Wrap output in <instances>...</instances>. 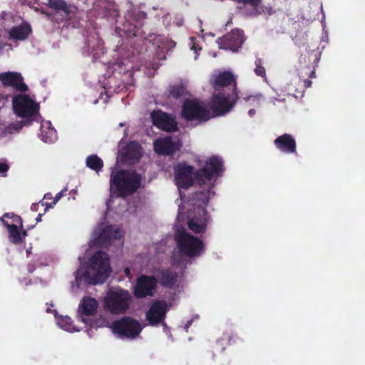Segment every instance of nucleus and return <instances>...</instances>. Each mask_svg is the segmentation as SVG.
<instances>
[{"label": "nucleus", "mask_w": 365, "mask_h": 365, "mask_svg": "<svg viewBox=\"0 0 365 365\" xmlns=\"http://www.w3.org/2000/svg\"><path fill=\"white\" fill-rule=\"evenodd\" d=\"M97 308V300L91 297L83 298L79 306V309H82V313L86 316L93 315L96 312Z\"/></svg>", "instance_id": "obj_24"}, {"label": "nucleus", "mask_w": 365, "mask_h": 365, "mask_svg": "<svg viewBox=\"0 0 365 365\" xmlns=\"http://www.w3.org/2000/svg\"><path fill=\"white\" fill-rule=\"evenodd\" d=\"M86 163L87 167L97 173L103 167V160L97 155H91L88 156Z\"/></svg>", "instance_id": "obj_27"}, {"label": "nucleus", "mask_w": 365, "mask_h": 365, "mask_svg": "<svg viewBox=\"0 0 365 365\" xmlns=\"http://www.w3.org/2000/svg\"><path fill=\"white\" fill-rule=\"evenodd\" d=\"M309 77L312 78L315 77V71L314 70L311 71Z\"/></svg>", "instance_id": "obj_45"}, {"label": "nucleus", "mask_w": 365, "mask_h": 365, "mask_svg": "<svg viewBox=\"0 0 365 365\" xmlns=\"http://www.w3.org/2000/svg\"><path fill=\"white\" fill-rule=\"evenodd\" d=\"M31 27L27 23H22L18 26H14L9 31V37L13 40L23 41L28 38L31 33Z\"/></svg>", "instance_id": "obj_23"}, {"label": "nucleus", "mask_w": 365, "mask_h": 365, "mask_svg": "<svg viewBox=\"0 0 365 365\" xmlns=\"http://www.w3.org/2000/svg\"><path fill=\"white\" fill-rule=\"evenodd\" d=\"M68 189L67 187H65L64 189H63L61 191H60L59 192H58L56 196L53 197V201L51 202H41V206H45L46 208H45V210L44 212H46L47 210H48L49 208H51L53 207V206L54 205H56L58 201L63 196L65 195V193L67 192Z\"/></svg>", "instance_id": "obj_30"}, {"label": "nucleus", "mask_w": 365, "mask_h": 365, "mask_svg": "<svg viewBox=\"0 0 365 365\" xmlns=\"http://www.w3.org/2000/svg\"><path fill=\"white\" fill-rule=\"evenodd\" d=\"M111 269L108 255L103 252H96L91 258L86 270L79 271L76 281L83 280L88 284L96 285L103 283L109 277Z\"/></svg>", "instance_id": "obj_1"}, {"label": "nucleus", "mask_w": 365, "mask_h": 365, "mask_svg": "<svg viewBox=\"0 0 365 365\" xmlns=\"http://www.w3.org/2000/svg\"><path fill=\"white\" fill-rule=\"evenodd\" d=\"M48 6L55 10L62 11L68 15L70 10L64 0H49Z\"/></svg>", "instance_id": "obj_28"}, {"label": "nucleus", "mask_w": 365, "mask_h": 365, "mask_svg": "<svg viewBox=\"0 0 365 365\" xmlns=\"http://www.w3.org/2000/svg\"><path fill=\"white\" fill-rule=\"evenodd\" d=\"M245 41L244 31L241 29H232L230 33L218 38L217 42L220 48L236 52Z\"/></svg>", "instance_id": "obj_12"}, {"label": "nucleus", "mask_w": 365, "mask_h": 365, "mask_svg": "<svg viewBox=\"0 0 365 365\" xmlns=\"http://www.w3.org/2000/svg\"><path fill=\"white\" fill-rule=\"evenodd\" d=\"M142 157V147L137 141H130L122 149L120 160L127 165L138 163Z\"/></svg>", "instance_id": "obj_15"}, {"label": "nucleus", "mask_w": 365, "mask_h": 365, "mask_svg": "<svg viewBox=\"0 0 365 365\" xmlns=\"http://www.w3.org/2000/svg\"><path fill=\"white\" fill-rule=\"evenodd\" d=\"M53 197L51 195V193L50 192H48V193H46L43 196V200H53Z\"/></svg>", "instance_id": "obj_39"}, {"label": "nucleus", "mask_w": 365, "mask_h": 365, "mask_svg": "<svg viewBox=\"0 0 365 365\" xmlns=\"http://www.w3.org/2000/svg\"><path fill=\"white\" fill-rule=\"evenodd\" d=\"M13 108L19 117L30 121L31 118L38 114L39 105L29 96L19 94L13 98Z\"/></svg>", "instance_id": "obj_9"}, {"label": "nucleus", "mask_w": 365, "mask_h": 365, "mask_svg": "<svg viewBox=\"0 0 365 365\" xmlns=\"http://www.w3.org/2000/svg\"><path fill=\"white\" fill-rule=\"evenodd\" d=\"M150 118L153 124L160 130L170 132L178 129V124L175 119L160 110L153 111Z\"/></svg>", "instance_id": "obj_14"}, {"label": "nucleus", "mask_w": 365, "mask_h": 365, "mask_svg": "<svg viewBox=\"0 0 365 365\" xmlns=\"http://www.w3.org/2000/svg\"><path fill=\"white\" fill-rule=\"evenodd\" d=\"M155 277L163 287L171 288L177 282L178 274L170 269H162L157 271Z\"/></svg>", "instance_id": "obj_22"}, {"label": "nucleus", "mask_w": 365, "mask_h": 365, "mask_svg": "<svg viewBox=\"0 0 365 365\" xmlns=\"http://www.w3.org/2000/svg\"><path fill=\"white\" fill-rule=\"evenodd\" d=\"M133 302L132 294L123 289H110L103 301L104 309L115 315L126 314Z\"/></svg>", "instance_id": "obj_3"}, {"label": "nucleus", "mask_w": 365, "mask_h": 365, "mask_svg": "<svg viewBox=\"0 0 365 365\" xmlns=\"http://www.w3.org/2000/svg\"><path fill=\"white\" fill-rule=\"evenodd\" d=\"M0 81L6 87H13L21 92L28 91V86L23 82V77L18 72H4L0 73Z\"/></svg>", "instance_id": "obj_18"}, {"label": "nucleus", "mask_w": 365, "mask_h": 365, "mask_svg": "<svg viewBox=\"0 0 365 365\" xmlns=\"http://www.w3.org/2000/svg\"><path fill=\"white\" fill-rule=\"evenodd\" d=\"M207 212L205 207H202L198 210L197 215H195L188 221L187 226L194 233H203L207 229Z\"/></svg>", "instance_id": "obj_20"}, {"label": "nucleus", "mask_w": 365, "mask_h": 365, "mask_svg": "<svg viewBox=\"0 0 365 365\" xmlns=\"http://www.w3.org/2000/svg\"><path fill=\"white\" fill-rule=\"evenodd\" d=\"M9 218H12L13 222L15 223L14 225H17L18 227L20 229L23 228V220L20 216L14 215V213H10Z\"/></svg>", "instance_id": "obj_34"}, {"label": "nucleus", "mask_w": 365, "mask_h": 365, "mask_svg": "<svg viewBox=\"0 0 365 365\" xmlns=\"http://www.w3.org/2000/svg\"><path fill=\"white\" fill-rule=\"evenodd\" d=\"M312 82L309 79H306L304 81V86L305 87V88H309L312 86Z\"/></svg>", "instance_id": "obj_36"}, {"label": "nucleus", "mask_w": 365, "mask_h": 365, "mask_svg": "<svg viewBox=\"0 0 365 365\" xmlns=\"http://www.w3.org/2000/svg\"><path fill=\"white\" fill-rule=\"evenodd\" d=\"M41 202H43V200H41ZM39 204H41V201H40L39 202H38V203H34V204H32V205H31V210H33V211H37V210H38V207Z\"/></svg>", "instance_id": "obj_37"}, {"label": "nucleus", "mask_w": 365, "mask_h": 365, "mask_svg": "<svg viewBox=\"0 0 365 365\" xmlns=\"http://www.w3.org/2000/svg\"><path fill=\"white\" fill-rule=\"evenodd\" d=\"M225 339L223 338L220 339H218L217 341H216V346H222L223 344V341Z\"/></svg>", "instance_id": "obj_41"}, {"label": "nucleus", "mask_w": 365, "mask_h": 365, "mask_svg": "<svg viewBox=\"0 0 365 365\" xmlns=\"http://www.w3.org/2000/svg\"><path fill=\"white\" fill-rule=\"evenodd\" d=\"M255 73L257 76H261V77H265L266 76V71L264 66L262 65V59L257 58L255 61Z\"/></svg>", "instance_id": "obj_32"}, {"label": "nucleus", "mask_w": 365, "mask_h": 365, "mask_svg": "<svg viewBox=\"0 0 365 365\" xmlns=\"http://www.w3.org/2000/svg\"><path fill=\"white\" fill-rule=\"evenodd\" d=\"M210 192V187L202 191L197 192L195 193V200L201 204L206 205L209 202Z\"/></svg>", "instance_id": "obj_29"}, {"label": "nucleus", "mask_w": 365, "mask_h": 365, "mask_svg": "<svg viewBox=\"0 0 365 365\" xmlns=\"http://www.w3.org/2000/svg\"><path fill=\"white\" fill-rule=\"evenodd\" d=\"M125 272L126 274H128V273H130V270L127 268V269H125Z\"/></svg>", "instance_id": "obj_46"}, {"label": "nucleus", "mask_w": 365, "mask_h": 365, "mask_svg": "<svg viewBox=\"0 0 365 365\" xmlns=\"http://www.w3.org/2000/svg\"><path fill=\"white\" fill-rule=\"evenodd\" d=\"M255 98H256L255 96H250L245 98V101L247 102V101H250L251 99L255 100Z\"/></svg>", "instance_id": "obj_42"}, {"label": "nucleus", "mask_w": 365, "mask_h": 365, "mask_svg": "<svg viewBox=\"0 0 365 365\" xmlns=\"http://www.w3.org/2000/svg\"><path fill=\"white\" fill-rule=\"evenodd\" d=\"M140 185V177L134 172L125 170L113 171L110 175V189H115L120 197L135 193Z\"/></svg>", "instance_id": "obj_2"}, {"label": "nucleus", "mask_w": 365, "mask_h": 365, "mask_svg": "<svg viewBox=\"0 0 365 365\" xmlns=\"http://www.w3.org/2000/svg\"><path fill=\"white\" fill-rule=\"evenodd\" d=\"M175 240L182 256L193 258L200 256L205 252L203 242L185 230L176 234Z\"/></svg>", "instance_id": "obj_4"}, {"label": "nucleus", "mask_w": 365, "mask_h": 365, "mask_svg": "<svg viewBox=\"0 0 365 365\" xmlns=\"http://www.w3.org/2000/svg\"><path fill=\"white\" fill-rule=\"evenodd\" d=\"M43 216V214L42 213H39L36 219V222H39L41 221V217Z\"/></svg>", "instance_id": "obj_44"}, {"label": "nucleus", "mask_w": 365, "mask_h": 365, "mask_svg": "<svg viewBox=\"0 0 365 365\" xmlns=\"http://www.w3.org/2000/svg\"><path fill=\"white\" fill-rule=\"evenodd\" d=\"M20 232H21V235L22 236V242L24 241V239L25 237L28 235L27 234V231L26 230H24L23 228L22 229H20Z\"/></svg>", "instance_id": "obj_38"}, {"label": "nucleus", "mask_w": 365, "mask_h": 365, "mask_svg": "<svg viewBox=\"0 0 365 365\" xmlns=\"http://www.w3.org/2000/svg\"><path fill=\"white\" fill-rule=\"evenodd\" d=\"M95 234L96 242L102 246L110 245L113 240H120L122 237L120 230L112 225H101L96 229Z\"/></svg>", "instance_id": "obj_16"}, {"label": "nucleus", "mask_w": 365, "mask_h": 365, "mask_svg": "<svg viewBox=\"0 0 365 365\" xmlns=\"http://www.w3.org/2000/svg\"><path fill=\"white\" fill-rule=\"evenodd\" d=\"M5 217H10V213H5L1 217H0V222H1L4 224V222H6L4 218Z\"/></svg>", "instance_id": "obj_40"}, {"label": "nucleus", "mask_w": 365, "mask_h": 365, "mask_svg": "<svg viewBox=\"0 0 365 365\" xmlns=\"http://www.w3.org/2000/svg\"><path fill=\"white\" fill-rule=\"evenodd\" d=\"M256 111L255 109H250L249 111H248V114L250 115V116H253L255 114Z\"/></svg>", "instance_id": "obj_43"}, {"label": "nucleus", "mask_w": 365, "mask_h": 365, "mask_svg": "<svg viewBox=\"0 0 365 365\" xmlns=\"http://www.w3.org/2000/svg\"><path fill=\"white\" fill-rule=\"evenodd\" d=\"M181 116L186 121L195 120L198 123L206 122L212 118L205 103L196 99H186L184 101Z\"/></svg>", "instance_id": "obj_7"}, {"label": "nucleus", "mask_w": 365, "mask_h": 365, "mask_svg": "<svg viewBox=\"0 0 365 365\" xmlns=\"http://www.w3.org/2000/svg\"><path fill=\"white\" fill-rule=\"evenodd\" d=\"M112 330L120 337L135 339L142 331L140 322L134 318L125 316L112 323Z\"/></svg>", "instance_id": "obj_8"}, {"label": "nucleus", "mask_w": 365, "mask_h": 365, "mask_svg": "<svg viewBox=\"0 0 365 365\" xmlns=\"http://www.w3.org/2000/svg\"><path fill=\"white\" fill-rule=\"evenodd\" d=\"M168 96L178 99L187 94L186 87L182 83L171 85L168 89Z\"/></svg>", "instance_id": "obj_26"}, {"label": "nucleus", "mask_w": 365, "mask_h": 365, "mask_svg": "<svg viewBox=\"0 0 365 365\" xmlns=\"http://www.w3.org/2000/svg\"><path fill=\"white\" fill-rule=\"evenodd\" d=\"M9 170V166L4 163H0V173H4Z\"/></svg>", "instance_id": "obj_35"}, {"label": "nucleus", "mask_w": 365, "mask_h": 365, "mask_svg": "<svg viewBox=\"0 0 365 365\" xmlns=\"http://www.w3.org/2000/svg\"><path fill=\"white\" fill-rule=\"evenodd\" d=\"M58 324L65 330L71 331L73 327L72 326V319L69 317H62L58 320Z\"/></svg>", "instance_id": "obj_31"}, {"label": "nucleus", "mask_w": 365, "mask_h": 365, "mask_svg": "<svg viewBox=\"0 0 365 365\" xmlns=\"http://www.w3.org/2000/svg\"><path fill=\"white\" fill-rule=\"evenodd\" d=\"M277 149L284 153H297V143L294 138L288 133L279 135L274 140Z\"/></svg>", "instance_id": "obj_21"}, {"label": "nucleus", "mask_w": 365, "mask_h": 365, "mask_svg": "<svg viewBox=\"0 0 365 365\" xmlns=\"http://www.w3.org/2000/svg\"><path fill=\"white\" fill-rule=\"evenodd\" d=\"M158 279L155 276L140 275L136 280L133 294L137 299L153 297L155 292Z\"/></svg>", "instance_id": "obj_11"}, {"label": "nucleus", "mask_w": 365, "mask_h": 365, "mask_svg": "<svg viewBox=\"0 0 365 365\" xmlns=\"http://www.w3.org/2000/svg\"><path fill=\"white\" fill-rule=\"evenodd\" d=\"M224 350H225V347H224V346H222V349H221V351H224Z\"/></svg>", "instance_id": "obj_47"}, {"label": "nucleus", "mask_w": 365, "mask_h": 365, "mask_svg": "<svg viewBox=\"0 0 365 365\" xmlns=\"http://www.w3.org/2000/svg\"><path fill=\"white\" fill-rule=\"evenodd\" d=\"M168 312V304L164 300L154 302L145 313L146 320L151 326H156L165 321Z\"/></svg>", "instance_id": "obj_13"}, {"label": "nucleus", "mask_w": 365, "mask_h": 365, "mask_svg": "<svg viewBox=\"0 0 365 365\" xmlns=\"http://www.w3.org/2000/svg\"><path fill=\"white\" fill-rule=\"evenodd\" d=\"M238 97L237 92H235V88L227 91L222 89L213 95L210 108L213 113L214 116H220L228 113L235 105Z\"/></svg>", "instance_id": "obj_5"}, {"label": "nucleus", "mask_w": 365, "mask_h": 365, "mask_svg": "<svg viewBox=\"0 0 365 365\" xmlns=\"http://www.w3.org/2000/svg\"><path fill=\"white\" fill-rule=\"evenodd\" d=\"M175 181L179 188L187 190L197 183L195 170L192 165L179 163L174 166Z\"/></svg>", "instance_id": "obj_10"}, {"label": "nucleus", "mask_w": 365, "mask_h": 365, "mask_svg": "<svg viewBox=\"0 0 365 365\" xmlns=\"http://www.w3.org/2000/svg\"><path fill=\"white\" fill-rule=\"evenodd\" d=\"M212 86L215 91H222L225 89L227 91L235 88L237 91V82L234 75L230 71H223L215 77L212 82Z\"/></svg>", "instance_id": "obj_17"}, {"label": "nucleus", "mask_w": 365, "mask_h": 365, "mask_svg": "<svg viewBox=\"0 0 365 365\" xmlns=\"http://www.w3.org/2000/svg\"><path fill=\"white\" fill-rule=\"evenodd\" d=\"M180 145L171 137L157 139L153 143L155 153L164 156H171L179 149Z\"/></svg>", "instance_id": "obj_19"}, {"label": "nucleus", "mask_w": 365, "mask_h": 365, "mask_svg": "<svg viewBox=\"0 0 365 365\" xmlns=\"http://www.w3.org/2000/svg\"><path fill=\"white\" fill-rule=\"evenodd\" d=\"M223 172L222 160L216 155L211 156L205 161L202 168L195 170L197 184L203 185L212 180H215L222 175Z\"/></svg>", "instance_id": "obj_6"}, {"label": "nucleus", "mask_w": 365, "mask_h": 365, "mask_svg": "<svg viewBox=\"0 0 365 365\" xmlns=\"http://www.w3.org/2000/svg\"><path fill=\"white\" fill-rule=\"evenodd\" d=\"M4 225L7 228L9 241L14 245L22 243V236L17 225H11L8 222H4Z\"/></svg>", "instance_id": "obj_25"}, {"label": "nucleus", "mask_w": 365, "mask_h": 365, "mask_svg": "<svg viewBox=\"0 0 365 365\" xmlns=\"http://www.w3.org/2000/svg\"><path fill=\"white\" fill-rule=\"evenodd\" d=\"M239 3L248 4L252 7H257L262 2V0H237Z\"/></svg>", "instance_id": "obj_33"}]
</instances>
